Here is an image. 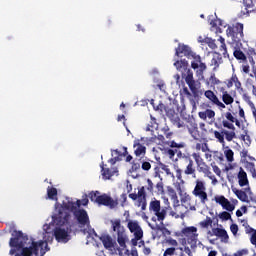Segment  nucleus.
<instances>
[{"label": "nucleus", "mask_w": 256, "mask_h": 256, "mask_svg": "<svg viewBox=\"0 0 256 256\" xmlns=\"http://www.w3.org/2000/svg\"><path fill=\"white\" fill-rule=\"evenodd\" d=\"M83 205H89L87 197L82 200L65 197L62 203L54 205V211L51 216V222L43 225V232L39 241L32 237L24 235L21 231H13L9 245L11 247L10 255H15L17 251L22 256H44L49 251V244L55 237L58 243H68L71 240V221L73 215L77 220L80 231L92 237H97V233L91 228L89 214L84 209H79Z\"/></svg>", "instance_id": "nucleus-1"}, {"label": "nucleus", "mask_w": 256, "mask_h": 256, "mask_svg": "<svg viewBox=\"0 0 256 256\" xmlns=\"http://www.w3.org/2000/svg\"><path fill=\"white\" fill-rule=\"evenodd\" d=\"M224 117L226 120L222 121V125L225 129H230V131L223 130V134L226 141L231 142L237 137V134L235 133V125L238 129H242L243 126L241 125V120L235 117V113H233V109L231 108L228 109V112L225 113Z\"/></svg>", "instance_id": "nucleus-2"}, {"label": "nucleus", "mask_w": 256, "mask_h": 256, "mask_svg": "<svg viewBox=\"0 0 256 256\" xmlns=\"http://www.w3.org/2000/svg\"><path fill=\"white\" fill-rule=\"evenodd\" d=\"M197 231L195 226H186L180 232H175V237H184L180 239L181 245H190L191 249H196L197 243H199V233Z\"/></svg>", "instance_id": "nucleus-3"}, {"label": "nucleus", "mask_w": 256, "mask_h": 256, "mask_svg": "<svg viewBox=\"0 0 256 256\" xmlns=\"http://www.w3.org/2000/svg\"><path fill=\"white\" fill-rule=\"evenodd\" d=\"M176 57H187L188 59H193L191 62L192 69H201V71H205L207 66L205 63L201 62V56L193 53L191 51V47L185 44H179L178 48H176L175 52Z\"/></svg>", "instance_id": "nucleus-4"}, {"label": "nucleus", "mask_w": 256, "mask_h": 256, "mask_svg": "<svg viewBox=\"0 0 256 256\" xmlns=\"http://www.w3.org/2000/svg\"><path fill=\"white\" fill-rule=\"evenodd\" d=\"M89 230H86L84 233V235H87V239L88 241H90L89 239H94L96 240L97 238L100 239V241H102L105 249H107L110 253V255H123V251L119 249V247L117 246V242L115 240H113V238L110 235H102V236H93V235H89Z\"/></svg>", "instance_id": "nucleus-5"}, {"label": "nucleus", "mask_w": 256, "mask_h": 256, "mask_svg": "<svg viewBox=\"0 0 256 256\" xmlns=\"http://www.w3.org/2000/svg\"><path fill=\"white\" fill-rule=\"evenodd\" d=\"M112 229L115 233H117V242L120 245L123 253L127 254L129 253V250H127V234L125 233V227L121 225V220L115 219L111 221Z\"/></svg>", "instance_id": "nucleus-6"}, {"label": "nucleus", "mask_w": 256, "mask_h": 256, "mask_svg": "<svg viewBox=\"0 0 256 256\" xmlns=\"http://www.w3.org/2000/svg\"><path fill=\"white\" fill-rule=\"evenodd\" d=\"M149 211L154 215L152 221L163 225V221H165V218L167 217V207L161 208V201L154 199L150 202Z\"/></svg>", "instance_id": "nucleus-7"}, {"label": "nucleus", "mask_w": 256, "mask_h": 256, "mask_svg": "<svg viewBox=\"0 0 256 256\" xmlns=\"http://www.w3.org/2000/svg\"><path fill=\"white\" fill-rule=\"evenodd\" d=\"M243 23L236 22L232 25H228L226 29V36L232 43H241L243 41Z\"/></svg>", "instance_id": "nucleus-8"}, {"label": "nucleus", "mask_w": 256, "mask_h": 256, "mask_svg": "<svg viewBox=\"0 0 256 256\" xmlns=\"http://www.w3.org/2000/svg\"><path fill=\"white\" fill-rule=\"evenodd\" d=\"M90 200L98 205H105L106 207H110V209H114L117 207L118 203L116 200H113L109 195L102 194L99 191L91 192L89 194Z\"/></svg>", "instance_id": "nucleus-9"}, {"label": "nucleus", "mask_w": 256, "mask_h": 256, "mask_svg": "<svg viewBox=\"0 0 256 256\" xmlns=\"http://www.w3.org/2000/svg\"><path fill=\"white\" fill-rule=\"evenodd\" d=\"M176 169V174L175 177L176 179L179 180V182H174V186L176 187V191H178V194L180 195L181 203H189L191 201V196L185 192V189H183V177L181 175V169L177 166H175Z\"/></svg>", "instance_id": "nucleus-10"}, {"label": "nucleus", "mask_w": 256, "mask_h": 256, "mask_svg": "<svg viewBox=\"0 0 256 256\" xmlns=\"http://www.w3.org/2000/svg\"><path fill=\"white\" fill-rule=\"evenodd\" d=\"M149 141H155V137H142L134 140L133 148L136 157H145V153H147V147L145 145H149Z\"/></svg>", "instance_id": "nucleus-11"}, {"label": "nucleus", "mask_w": 256, "mask_h": 256, "mask_svg": "<svg viewBox=\"0 0 256 256\" xmlns=\"http://www.w3.org/2000/svg\"><path fill=\"white\" fill-rule=\"evenodd\" d=\"M127 221H128L127 227L130 233L134 235V238L131 240V243L134 247H137V242L143 239V229L139 225V222H137L136 220H127Z\"/></svg>", "instance_id": "nucleus-12"}, {"label": "nucleus", "mask_w": 256, "mask_h": 256, "mask_svg": "<svg viewBox=\"0 0 256 256\" xmlns=\"http://www.w3.org/2000/svg\"><path fill=\"white\" fill-rule=\"evenodd\" d=\"M192 195H194V197H198L201 203H207V187L205 186V182H203L200 179H197L194 190L192 191Z\"/></svg>", "instance_id": "nucleus-13"}, {"label": "nucleus", "mask_w": 256, "mask_h": 256, "mask_svg": "<svg viewBox=\"0 0 256 256\" xmlns=\"http://www.w3.org/2000/svg\"><path fill=\"white\" fill-rule=\"evenodd\" d=\"M182 77H184L185 82L187 83L190 91L193 93L194 97H199V87H201V83L195 81L193 78V72L191 70H187L186 75L182 74Z\"/></svg>", "instance_id": "nucleus-14"}, {"label": "nucleus", "mask_w": 256, "mask_h": 256, "mask_svg": "<svg viewBox=\"0 0 256 256\" xmlns=\"http://www.w3.org/2000/svg\"><path fill=\"white\" fill-rule=\"evenodd\" d=\"M232 191L242 203H251V201H255V195L251 191V187L245 188L244 191L233 188Z\"/></svg>", "instance_id": "nucleus-15"}, {"label": "nucleus", "mask_w": 256, "mask_h": 256, "mask_svg": "<svg viewBox=\"0 0 256 256\" xmlns=\"http://www.w3.org/2000/svg\"><path fill=\"white\" fill-rule=\"evenodd\" d=\"M222 151H223L225 160L228 163L225 166L224 171H226V172L233 171V169H235V167L237 165V164H235V152H233V150H231L229 148V146L222 147Z\"/></svg>", "instance_id": "nucleus-16"}, {"label": "nucleus", "mask_w": 256, "mask_h": 256, "mask_svg": "<svg viewBox=\"0 0 256 256\" xmlns=\"http://www.w3.org/2000/svg\"><path fill=\"white\" fill-rule=\"evenodd\" d=\"M189 208L184 204L174 203V210L170 211L169 215L174 219H185Z\"/></svg>", "instance_id": "nucleus-17"}, {"label": "nucleus", "mask_w": 256, "mask_h": 256, "mask_svg": "<svg viewBox=\"0 0 256 256\" xmlns=\"http://www.w3.org/2000/svg\"><path fill=\"white\" fill-rule=\"evenodd\" d=\"M204 96L206 99L211 101L213 105H216L220 109V111H223V109L226 108L225 104L221 102V100H219V97H217V95H215V92L207 90L205 91Z\"/></svg>", "instance_id": "nucleus-18"}, {"label": "nucleus", "mask_w": 256, "mask_h": 256, "mask_svg": "<svg viewBox=\"0 0 256 256\" xmlns=\"http://www.w3.org/2000/svg\"><path fill=\"white\" fill-rule=\"evenodd\" d=\"M209 237H219L221 239L222 243H229V234H227V231L222 228H213L212 231H208Z\"/></svg>", "instance_id": "nucleus-19"}, {"label": "nucleus", "mask_w": 256, "mask_h": 256, "mask_svg": "<svg viewBox=\"0 0 256 256\" xmlns=\"http://www.w3.org/2000/svg\"><path fill=\"white\" fill-rule=\"evenodd\" d=\"M214 200L218 205H221L222 209L230 212L235 211V205L225 198V196H215Z\"/></svg>", "instance_id": "nucleus-20"}, {"label": "nucleus", "mask_w": 256, "mask_h": 256, "mask_svg": "<svg viewBox=\"0 0 256 256\" xmlns=\"http://www.w3.org/2000/svg\"><path fill=\"white\" fill-rule=\"evenodd\" d=\"M228 89H231V87H235L236 91L239 93H243V86L241 84V81L239 80V77H237V74H232L231 78L228 79L227 82Z\"/></svg>", "instance_id": "nucleus-21"}, {"label": "nucleus", "mask_w": 256, "mask_h": 256, "mask_svg": "<svg viewBox=\"0 0 256 256\" xmlns=\"http://www.w3.org/2000/svg\"><path fill=\"white\" fill-rule=\"evenodd\" d=\"M210 31H212L213 33H223V30H221V27H227V23H225L223 20L221 19H214L210 21Z\"/></svg>", "instance_id": "nucleus-22"}, {"label": "nucleus", "mask_w": 256, "mask_h": 256, "mask_svg": "<svg viewBox=\"0 0 256 256\" xmlns=\"http://www.w3.org/2000/svg\"><path fill=\"white\" fill-rule=\"evenodd\" d=\"M238 185L241 187H249V178L247 177V172L243 168H239L238 174Z\"/></svg>", "instance_id": "nucleus-23"}, {"label": "nucleus", "mask_w": 256, "mask_h": 256, "mask_svg": "<svg viewBox=\"0 0 256 256\" xmlns=\"http://www.w3.org/2000/svg\"><path fill=\"white\" fill-rule=\"evenodd\" d=\"M101 172H102V177L103 179L107 180V179H111L114 175H117L118 171L116 170V168H105V164H101Z\"/></svg>", "instance_id": "nucleus-24"}, {"label": "nucleus", "mask_w": 256, "mask_h": 256, "mask_svg": "<svg viewBox=\"0 0 256 256\" xmlns=\"http://www.w3.org/2000/svg\"><path fill=\"white\" fill-rule=\"evenodd\" d=\"M58 192H57V188L53 187V186H48L47 187V192H46V199H49L50 201H56L55 205H57L58 201Z\"/></svg>", "instance_id": "nucleus-25"}, {"label": "nucleus", "mask_w": 256, "mask_h": 256, "mask_svg": "<svg viewBox=\"0 0 256 256\" xmlns=\"http://www.w3.org/2000/svg\"><path fill=\"white\" fill-rule=\"evenodd\" d=\"M183 95H185V97H187V99H189L191 105L193 107H197V103L199 101V97L195 98V94H191V92H189V89L187 87H184L182 90Z\"/></svg>", "instance_id": "nucleus-26"}, {"label": "nucleus", "mask_w": 256, "mask_h": 256, "mask_svg": "<svg viewBox=\"0 0 256 256\" xmlns=\"http://www.w3.org/2000/svg\"><path fill=\"white\" fill-rule=\"evenodd\" d=\"M221 93H222V101L224 105H233L235 98H233V96H231V94H229V92L225 89H221Z\"/></svg>", "instance_id": "nucleus-27"}, {"label": "nucleus", "mask_w": 256, "mask_h": 256, "mask_svg": "<svg viewBox=\"0 0 256 256\" xmlns=\"http://www.w3.org/2000/svg\"><path fill=\"white\" fill-rule=\"evenodd\" d=\"M251 78H248L246 81V85H249L250 87H252V93L253 95H255V91H256V68L252 69V74H250Z\"/></svg>", "instance_id": "nucleus-28"}, {"label": "nucleus", "mask_w": 256, "mask_h": 256, "mask_svg": "<svg viewBox=\"0 0 256 256\" xmlns=\"http://www.w3.org/2000/svg\"><path fill=\"white\" fill-rule=\"evenodd\" d=\"M200 119L207 121V119H215V111L211 109L204 110L198 113Z\"/></svg>", "instance_id": "nucleus-29"}, {"label": "nucleus", "mask_w": 256, "mask_h": 256, "mask_svg": "<svg viewBox=\"0 0 256 256\" xmlns=\"http://www.w3.org/2000/svg\"><path fill=\"white\" fill-rule=\"evenodd\" d=\"M158 127L159 125L157 124V121L155 120V118H153V116H151V121L144 128V131H146V133H151V135H153V133L155 132V129H157Z\"/></svg>", "instance_id": "nucleus-30"}, {"label": "nucleus", "mask_w": 256, "mask_h": 256, "mask_svg": "<svg viewBox=\"0 0 256 256\" xmlns=\"http://www.w3.org/2000/svg\"><path fill=\"white\" fill-rule=\"evenodd\" d=\"M192 157L198 167V171L201 170L202 168H204L207 164L204 163L203 158H201V154L200 153H193Z\"/></svg>", "instance_id": "nucleus-31"}, {"label": "nucleus", "mask_w": 256, "mask_h": 256, "mask_svg": "<svg viewBox=\"0 0 256 256\" xmlns=\"http://www.w3.org/2000/svg\"><path fill=\"white\" fill-rule=\"evenodd\" d=\"M174 67L177 69V71H188L187 67H189V62H187L186 60L176 61L174 63Z\"/></svg>", "instance_id": "nucleus-32"}, {"label": "nucleus", "mask_w": 256, "mask_h": 256, "mask_svg": "<svg viewBox=\"0 0 256 256\" xmlns=\"http://www.w3.org/2000/svg\"><path fill=\"white\" fill-rule=\"evenodd\" d=\"M188 159V165L186 166V169L184 170L185 175H193V178L197 177L195 175V167H193V160L191 158Z\"/></svg>", "instance_id": "nucleus-33"}, {"label": "nucleus", "mask_w": 256, "mask_h": 256, "mask_svg": "<svg viewBox=\"0 0 256 256\" xmlns=\"http://www.w3.org/2000/svg\"><path fill=\"white\" fill-rule=\"evenodd\" d=\"M220 41V53L223 55V57H229V54H227V45H225V38L220 37L218 39Z\"/></svg>", "instance_id": "nucleus-34"}, {"label": "nucleus", "mask_w": 256, "mask_h": 256, "mask_svg": "<svg viewBox=\"0 0 256 256\" xmlns=\"http://www.w3.org/2000/svg\"><path fill=\"white\" fill-rule=\"evenodd\" d=\"M214 137L218 140L219 143H221L222 145V148L224 146H227L225 144V134L222 132H219V131H214Z\"/></svg>", "instance_id": "nucleus-35"}, {"label": "nucleus", "mask_w": 256, "mask_h": 256, "mask_svg": "<svg viewBox=\"0 0 256 256\" xmlns=\"http://www.w3.org/2000/svg\"><path fill=\"white\" fill-rule=\"evenodd\" d=\"M213 225V219H211V217H206L205 220L199 222V226L202 229H209V227H211Z\"/></svg>", "instance_id": "nucleus-36"}, {"label": "nucleus", "mask_w": 256, "mask_h": 256, "mask_svg": "<svg viewBox=\"0 0 256 256\" xmlns=\"http://www.w3.org/2000/svg\"><path fill=\"white\" fill-rule=\"evenodd\" d=\"M196 151H202V153H207L209 151V146L205 142H198L195 146Z\"/></svg>", "instance_id": "nucleus-37"}, {"label": "nucleus", "mask_w": 256, "mask_h": 256, "mask_svg": "<svg viewBox=\"0 0 256 256\" xmlns=\"http://www.w3.org/2000/svg\"><path fill=\"white\" fill-rule=\"evenodd\" d=\"M167 191H168V195H169V197H171L173 203H179V199L177 198V192H175V190L171 187H168Z\"/></svg>", "instance_id": "nucleus-38"}, {"label": "nucleus", "mask_w": 256, "mask_h": 256, "mask_svg": "<svg viewBox=\"0 0 256 256\" xmlns=\"http://www.w3.org/2000/svg\"><path fill=\"white\" fill-rule=\"evenodd\" d=\"M188 131L193 139H198L199 131L197 130V124H193L190 128H188Z\"/></svg>", "instance_id": "nucleus-39"}, {"label": "nucleus", "mask_w": 256, "mask_h": 256, "mask_svg": "<svg viewBox=\"0 0 256 256\" xmlns=\"http://www.w3.org/2000/svg\"><path fill=\"white\" fill-rule=\"evenodd\" d=\"M161 169H162L163 172L166 173L167 177H171V179H172L173 181H175V174H173V172H171V169H169V166L163 164V165L161 166Z\"/></svg>", "instance_id": "nucleus-40"}, {"label": "nucleus", "mask_w": 256, "mask_h": 256, "mask_svg": "<svg viewBox=\"0 0 256 256\" xmlns=\"http://www.w3.org/2000/svg\"><path fill=\"white\" fill-rule=\"evenodd\" d=\"M200 173H204L205 177H208V179H210V177L214 176L213 172H211V170H209V166H204L203 168H200V170H198Z\"/></svg>", "instance_id": "nucleus-41"}, {"label": "nucleus", "mask_w": 256, "mask_h": 256, "mask_svg": "<svg viewBox=\"0 0 256 256\" xmlns=\"http://www.w3.org/2000/svg\"><path fill=\"white\" fill-rule=\"evenodd\" d=\"M234 57L240 61H245L247 59V56H245V53H243L241 50H235Z\"/></svg>", "instance_id": "nucleus-42"}, {"label": "nucleus", "mask_w": 256, "mask_h": 256, "mask_svg": "<svg viewBox=\"0 0 256 256\" xmlns=\"http://www.w3.org/2000/svg\"><path fill=\"white\" fill-rule=\"evenodd\" d=\"M136 195L138 197V201H145V187L139 188Z\"/></svg>", "instance_id": "nucleus-43"}, {"label": "nucleus", "mask_w": 256, "mask_h": 256, "mask_svg": "<svg viewBox=\"0 0 256 256\" xmlns=\"http://www.w3.org/2000/svg\"><path fill=\"white\" fill-rule=\"evenodd\" d=\"M247 169H249L253 179H256V169H255V164L249 162L247 163Z\"/></svg>", "instance_id": "nucleus-44"}, {"label": "nucleus", "mask_w": 256, "mask_h": 256, "mask_svg": "<svg viewBox=\"0 0 256 256\" xmlns=\"http://www.w3.org/2000/svg\"><path fill=\"white\" fill-rule=\"evenodd\" d=\"M247 169H249L253 179H256V169H255V164L249 162L247 163Z\"/></svg>", "instance_id": "nucleus-45"}, {"label": "nucleus", "mask_w": 256, "mask_h": 256, "mask_svg": "<svg viewBox=\"0 0 256 256\" xmlns=\"http://www.w3.org/2000/svg\"><path fill=\"white\" fill-rule=\"evenodd\" d=\"M171 119L174 122V125L178 127V129H181V127H183V124L179 120V116H177V114H173Z\"/></svg>", "instance_id": "nucleus-46"}, {"label": "nucleus", "mask_w": 256, "mask_h": 256, "mask_svg": "<svg viewBox=\"0 0 256 256\" xmlns=\"http://www.w3.org/2000/svg\"><path fill=\"white\" fill-rule=\"evenodd\" d=\"M248 55H249V62L251 63V65H255V60H253V56L256 55L255 49L249 48Z\"/></svg>", "instance_id": "nucleus-47"}, {"label": "nucleus", "mask_w": 256, "mask_h": 256, "mask_svg": "<svg viewBox=\"0 0 256 256\" xmlns=\"http://www.w3.org/2000/svg\"><path fill=\"white\" fill-rule=\"evenodd\" d=\"M169 146L172 148H176V149H183V147H185V143H183V142L177 143L175 141H171Z\"/></svg>", "instance_id": "nucleus-48"}, {"label": "nucleus", "mask_w": 256, "mask_h": 256, "mask_svg": "<svg viewBox=\"0 0 256 256\" xmlns=\"http://www.w3.org/2000/svg\"><path fill=\"white\" fill-rule=\"evenodd\" d=\"M207 39H210V37L200 35L198 36L197 41L200 43V45H207V42L209 41Z\"/></svg>", "instance_id": "nucleus-49"}, {"label": "nucleus", "mask_w": 256, "mask_h": 256, "mask_svg": "<svg viewBox=\"0 0 256 256\" xmlns=\"http://www.w3.org/2000/svg\"><path fill=\"white\" fill-rule=\"evenodd\" d=\"M219 218L222 219V221H229L231 214L229 212H222L219 214Z\"/></svg>", "instance_id": "nucleus-50"}, {"label": "nucleus", "mask_w": 256, "mask_h": 256, "mask_svg": "<svg viewBox=\"0 0 256 256\" xmlns=\"http://www.w3.org/2000/svg\"><path fill=\"white\" fill-rule=\"evenodd\" d=\"M112 157H114V158L110 160V163H111V165H115V163H117V158L119 157V151L113 150Z\"/></svg>", "instance_id": "nucleus-51"}, {"label": "nucleus", "mask_w": 256, "mask_h": 256, "mask_svg": "<svg viewBox=\"0 0 256 256\" xmlns=\"http://www.w3.org/2000/svg\"><path fill=\"white\" fill-rule=\"evenodd\" d=\"M245 213H247V206H242L240 209H238L236 211V215L238 217H243V215H245Z\"/></svg>", "instance_id": "nucleus-52"}, {"label": "nucleus", "mask_w": 256, "mask_h": 256, "mask_svg": "<svg viewBox=\"0 0 256 256\" xmlns=\"http://www.w3.org/2000/svg\"><path fill=\"white\" fill-rule=\"evenodd\" d=\"M166 243L168 245H170V247H178L179 246V242H177V240L173 239V238H168L166 240Z\"/></svg>", "instance_id": "nucleus-53"}, {"label": "nucleus", "mask_w": 256, "mask_h": 256, "mask_svg": "<svg viewBox=\"0 0 256 256\" xmlns=\"http://www.w3.org/2000/svg\"><path fill=\"white\" fill-rule=\"evenodd\" d=\"M238 1H241V0H238ZM243 2H244L246 9H253V6L255 5L253 3V0H243ZM255 3H256V0H255Z\"/></svg>", "instance_id": "nucleus-54"}, {"label": "nucleus", "mask_w": 256, "mask_h": 256, "mask_svg": "<svg viewBox=\"0 0 256 256\" xmlns=\"http://www.w3.org/2000/svg\"><path fill=\"white\" fill-rule=\"evenodd\" d=\"M208 42H206V45H208V47H210V49H217V44H215V40H213L212 38L207 39Z\"/></svg>", "instance_id": "nucleus-55"}, {"label": "nucleus", "mask_w": 256, "mask_h": 256, "mask_svg": "<svg viewBox=\"0 0 256 256\" xmlns=\"http://www.w3.org/2000/svg\"><path fill=\"white\" fill-rule=\"evenodd\" d=\"M205 70H201V68H198V70L196 71V76L198 78V81H203L205 79V77L203 76V72Z\"/></svg>", "instance_id": "nucleus-56"}, {"label": "nucleus", "mask_w": 256, "mask_h": 256, "mask_svg": "<svg viewBox=\"0 0 256 256\" xmlns=\"http://www.w3.org/2000/svg\"><path fill=\"white\" fill-rule=\"evenodd\" d=\"M171 255H175V247L166 249L163 254V256H171Z\"/></svg>", "instance_id": "nucleus-57"}, {"label": "nucleus", "mask_w": 256, "mask_h": 256, "mask_svg": "<svg viewBox=\"0 0 256 256\" xmlns=\"http://www.w3.org/2000/svg\"><path fill=\"white\" fill-rule=\"evenodd\" d=\"M250 71H251V67L249 66V64L242 65V73L249 75Z\"/></svg>", "instance_id": "nucleus-58"}, {"label": "nucleus", "mask_w": 256, "mask_h": 256, "mask_svg": "<svg viewBox=\"0 0 256 256\" xmlns=\"http://www.w3.org/2000/svg\"><path fill=\"white\" fill-rule=\"evenodd\" d=\"M230 231L231 233L235 236L237 235L238 231H239V226H237V224H232L230 226Z\"/></svg>", "instance_id": "nucleus-59"}, {"label": "nucleus", "mask_w": 256, "mask_h": 256, "mask_svg": "<svg viewBox=\"0 0 256 256\" xmlns=\"http://www.w3.org/2000/svg\"><path fill=\"white\" fill-rule=\"evenodd\" d=\"M165 153L169 157V159H173V157H175V150L173 149H166Z\"/></svg>", "instance_id": "nucleus-60"}, {"label": "nucleus", "mask_w": 256, "mask_h": 256, "mask_svg": "<svg viewBox=\"0 0 256 256\" xmlns=\"http://www.w3.org/2000/svg\"><path fill=\"white\" fill-rule=\"evenodd\" d=\"M181 251H184V255L193 256L191 253V248L189 246H185L184 248H180Z\"/></svg>", "instance_id": "nucleus-61"}, {"label": "nucleus", "mask_w": 256, "mask_h": 256, "mask_svg": "<svg viewBox=\"0 0 256 256\" xmlns=\"http://www.w3.org/2000/svg\"><path fill=\"white\" fill-rule=\"evenodd\" d=\"M156 189H157L158 193H163V191H164L163 180H160V182H158L156 184Z\"/></svg>", "instance_id": "nucleus-62"}, {"label": "nucleus", "mask_w": 256, "mask_h": 256, "mask_svg": "<svg viewBox=\"0 0 256 256\" xmlns=\"http://www.w3.org/2000/svg\"><path fill=\"white\" fill-rule=\"evenodd\" d=\"M212 169H213L214 173H215L218 177H221V169L218 168L217 165H212Z\"/></svg>", "instance_id": "nucleus-63"}, {"label": "nucleus", "mask_w": 256, "mask_h": 256, "mask_svg": "<svg viewBox=\"0 0 256 256\" xmlns=\"http://www.w3.org/2000/svg\"><path fill=\"white\" fill-rule=\"evenodd\" d=\"M251 243H252V245H255V247H256V231H254V232L252 233V236H251Z\"/></svg>", "instance_id": "nucleus-64"}]
</instances>
